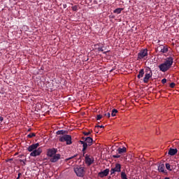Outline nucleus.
<instances>
[{"label": "nucleus", "instance_id": "32", "mask_svg": "<svg viewBox=\"0 0 179 179\" xmlns=\"http://www.w3.org/2000/svg\"><path fill=\"white\" fill-rule=\"evenodd\" d=\"M175 86H176V83H171L170 84V87H171L172 89L174 88Z\"/></svg>", "mask_w": 179, "mask_h": 179}, {"label": "nucleus", "instance_id": "43", "mask_svg": "<svg viewBox=\"0 0 179 179\" xmlns=\"http://www.w3.org/2000/svg\"><path fill=\"white\" fill-rule=\"evenodd\" d=\"M27 131L28 132H30V131H31V129H29Z\"/></svg>", "mask_w": 179, "mask_h": 179}, {"label": "nucleus", "instance_id": "16", "mask_svg": "<svg viewBox=\"0 0 179 179\" xmlns=\"http://www.w3.org/2000/svg\"><path fill=\"white\" fill-rule=\"evenodd\" d=\"M50 159V162H51V163H56V162H58V160H59V157H52V158H45L43 160H48Z\"/></svg>", "mask_w": 179, "mask_h": 179}, {"label": "nucleus", "instance_id": "31", "mask_svg": "<svg viewBox=\"0 0 179 179\" xmlns=\"http://www.w3.org/2000/svg\"><path fill=\"white\" fill-rule=\"evenodd\" d=\"M162 83L163 85H164V83H167V79L163 78V79L162 80Z\"/></svg>", "mask_w": 179, "mask_h": 179}, {"label": "nucleus", "instance_id": "11", "mask_svg": "<svg viewBox=\"0 0 179 179\" xmlns=\"http://www.w3.org/2000/svg\"><path fill=\"white\" fill-rule=\"evenodd\" d=\"M164 164H161L158 166V171L159 173H163L164 174H167V171L164 169Z\"/></svg>", "mask_w": 179, "mask_h": 179}, {"label": "nucleus", "instance_id": "47", "mask_svg": "<svg viewBox=\"0 0 179 179\" xmlns=\"http://www.w3.org/2000/svg\"><path fill=\"white\" fill-rule=\"evenodd\" d=\"M16 179H20V178H19V177L17 176V178Z\"/></svg>", "mask_w": 179, "mask_h": 179}, {"label": "nucleus", "instance_id": "27", "mask_svg": "<svg viewBox=\"0 0 179 179\" xmlns=\"http://www.w3.org/2000/svg\"><path fill=\"white\" fill-rule=\"evenodd\" d=\"M34 136H36V134L34 133H31L27 135V138H33Z\"/></svg>", "mask_w": 179, "mask_h": 179}, {"label": "nucleus", "instance_id": "21", "mask_svg": "<svg viewBox=\"0 0 179 179\" xmlns=\"http://www.w3.org/2000/svg\"><path fill=\"white\" fill-rule=\"evenodd\" d=\"M145 73H153L150 67H145Z\"/></svg>", "mask_w": 179, "mask_h": 179}, {"label": "nucleus", "instance_id": "12", "mask_svg": "<svg viewBox=\"0 0 179 179\" xmlns=\"http://www.w3.org/2000/svg\"><path fill=\"white\" fill-rule=\"evenodd\" d=\"M153 76V73H145V77L143 78L144 83H148L149 79Z\"/></svg>", "mask_w": 179, "mask_h": 179}, {"label": "nucleus", "instance_id": "4", "mask_svg": "<svg viewBox=\"0 0 179 179\" xmlns=\"http://www.w3.org/2000/svg\"><path fill=\"white\" fill-rule=\"evenodd\" d=\"M59 142H66V145L72 144V136L71 135L64 134L62 136H59Z\"/></svg>", "mask_w": 179, "mask_h": 179}, {"label": "nucleus", "instance_id": "14", "mask_svg": "<svg viewBox=\"0 0 179 179\" xmlns=\"http://www.w3.org/2000/svg\"><path fill=\"white\" fill-rule=\"evenodd\" d=\"M94 162L93 157H85V163L87 166H91L92 164Z\"/></svg>", "mask_w": 179, "mask_h": 179}, {"label": "nucleus", "instance_id": "26", "mask_svg": "<svg viewBox=\"0 0 179 179\" xmlns=\"http://www.w3.org/2000/svg\"><path fill=\"white\" fill-rule=\"evenodd\" d=\"M166 168L167 170H169V171H171V166L170 164H166Z\"/></svg>", "mask_w": 179, "mask_h": 179}, {"label": "nucleus", "instance_id": "3", "mask_svg": "<svg viewBox=\"0 0 179 179\" xmlns=\"http://www.w3.org/2000/svg\"><path fill=\"white\" fill-rule=\"evenodd\" d=\"M58 149L57 148H49L47 150V156L49 157H61V155L57 154Z\"/></svg>", "mask_w": 179, "mask_h": 179}, {"label": "nucleus", "instance_id": "9", "mask_svg": "<svg viewBox=\"0 0 179 179\" xmlns=\"http://www.w3.org/2000/svg\"><path fill=\"white\" fill-rule=\"evenodd\" d=\"M108 173H110V169H106L104 171L99 172L98 176L99 177H101V178H103V177H107V176H108Z\"/></svg>", "mask_w": 179, "mask_h": 179}, {"label": "nucleus", "instance_id": "42", "mask_svg": "<svg viewBox=\"0 0 179 179\" xmlns=\"http://www.w3.org/2000/svg\"><path fill=\"white\" fill-rule=\"evenodd\" d=\"M63 7H64V8H66V4H64V5H63Z\"/></svg>", "mask_w": 179, "mask_h": 179}, {"label": "nucleus", "instance_id": "35", "mask_svg": "<svg viewBox=\"0 0 179 179\" xmlns=\"http://www.w3.org/2000/svg\"><path fill=\"white\" fill-rule=\"evenodd\" d=\"M98 51H104V50H103V47H101V48H98Z\"/></svg>", "mask_w": 179, "mask_h": 179}, {"label": "nucleus", "instance_id": "19", "mask_svg": "<svg viewBox=\"0 0 179 179\" xmlns=\"http://www.w3.org/2000/svg\"><path fill=\"white\" fill-rule=\"evenodd\" d=\"M57 135H65L66 134H68V131L65 130H59L56 132Z\"/></svg>", "mask_w": 179, "mask_h": 179}, {"label": "nucleus", "instance_id": "20", "mask_svg": "<svg viewBox=\"0 0 179 179\" xmlns=\"http://www.w3.org/2000/svg\"><path fill=\"white\" fill-rule=\"evenodd\" d=\"M122 10H124V8H118L113 10V13H117V15H120V13H121Z\"/></svg>", "mask_w": 179, "mask_h": 179}, {"label": "nucleus", "instance_id": "30", "mask_svg": "<svg viewBox=\"0 0 179 179\" xmlns=\"http://www.w3.org/2000/svg\"><path fill=\"white\" fill-rule=\"evenodd\" d=\"M97 128H104V126H103V125L95 126L94 131H96V129H97Z\"/></svg>", "mask_w": 179, "mask_h": 179}, {"label": "nucleus", "instance_id": "25", "mask_svg": "<svg viewBox=\"0 0 179 179\" xmlns=\"http://www.w3.org/2000/svg\"><path fill=\"white\" fill-rule=\"evenodd\" d=\"M92 132H93V131H90L89 132H86V131H83V135H85V136H89V135H90V134H92Z\"/></svg>", "mask_w": 179, "mask_h": 179}, {"label": "nucleus", "instance_id": "40", "mask_svg": "<svg viewBox=\"0 0 179 179\" xmlns=\"http://www.w3.org/2000/svg\"><path fill=\"white\" fill-rule=\"evenodd\" d=\"M145 156H146V157H149V153H147V154L145 155Z\"/></svg>", "mask_w": 179, "mask_h": 179}, {"label": "nucleus", "instance_id": "29", "mask_svg": "<svg viewBox=\"0 0 179 179\" xmlns=\"http://www.w3.org/2000/svg\"><path fill=\"white\" fill-rule=\"evenodd\" d=\"M103 118V115H96V120L99 121V120H101Z\"/></svg>", "mask_w": 179, "mask_h": 179}, {"label": "nucleus", "instance_id": "38", "mask_svg": "<svg viewBox=\"0 0 179 179\" xmlns=\"http://www.w3.org/2000/svg\"><path fill=\"white\" fill-rule=\"evenodd\" d=\"M87 137H83L82 138V139H83V141H84L85 142H86V138H87Z\"/></svg>", "mask_w": 179, "mask_h": 179}, {"label": "nucleus", "instance_id": "2", "mask_svg": "<svg viewBox=\"0 0 179 179\" xmlns=\"http://www.w3.org/2000/svg\"><path fill=\"white\" fill-rule=\"evenodd\" d=\"M174 59L172 57H167L166 60L159 66V68L162 72H167L169 68H171Z\"/></svg>", "mask_w": 179, "mask_h": 179}, {"label": "nucleus", "instance_id": "5", "mask_svg": "<svg viewBox=\"0 0 179 179\" xmlns=\"http://www.w3.org/2000/svg\"><path fill=\"white\" fill-rule=\"evenodd\" d=\"M81 145H83V157H93V155L90 153H87L86 150L87 149V143L85 141H80Z\"/></svg>", "mask_w": 179, "mask_h": 179}, {"label": "nucleus", "instance_id": "10", "mask_svg": "<svg viewBox=\"0 0 179 179\" xmlns=\"http://www.w3.org/2000/svg\"><path fill=\"white\" fill-rule=\"evenodd\" d=\"M178 153V150L177 148H170L168 152L169 156H176Z\"/></svg>", "mask_w": 179, "mask_h": 179}, {"label": "nucleus", "instance_id": "1", "mask_svg": "<svg viewBox=\"0 0 179 179\" xmlns=\"http://www.w3.org/2000/svg\"><path fill=\"white\" fill-rule=\"evenodd\" d=\"M38 146H40V143H36L28 147L27 148L28 152H31L30 153V156L36 157V156H40V155H41V152H43V149L41 148H38ZM37 148H38L37 149Z\"/></svg>", "mask_w": 179, "mask_h": 179}, {"label": "nucleus", "instance_id": "28", "mask_svg": "<svg viewBox=\"0 0 179 179\" xmlns=\"http://www.w3.org/2000/svg\"><path fill=\"white\" fill-rule=\"evenodd\" d=\"M72 10H73L74 12L78 11V6H74L71 7Z\"/></svg>", "mask_w": 179, "mask_h": 179}, {"label": "nucleus", "instance_id": "37", "mask_svg": "<svg viewBox=\"0 0 179 179\" xmlns=\"http://www.w3.org/2000/svg\"><path fill=\"white\" fill-rule=\"evenodd\" d=\"M2 121H3V117H2V116L0 115V122H2Z\"/></svg>", "mask_w": 179, "mask_h": 179}, {"label": "nucleus", "instance_id": "36", "mask_svg": "<svg viewBox=\"0 0 179 179\" xmlns=\"http://www.w3.org/2000/svg\"><path fill=\"white\" fill-rule=\"evenodd\" d=\"M12 161H13V158L6 159V162H12Z\"/></svg>", "mask_w": 179, "mask_h": 179}, {"label": "nucleus", "instance_id": "22", "mask_svg": "<svg viewBox=\"0 0 179 179\" xmlns=\"http://www.w3.org/2000/svg\"><path fill=\"white\" fill-rule=\"evenodd\" d=\"M117 113H118V110L117 109H113L111 116L115 117L116 115L115 114H117Z\"/></svg>", "mask_w": 179, "mask_h": 179}, {"label": "nucleus", "instance_id": "17", "mask_svg": "<svg viewBox=\"0 0 179 179\" xmlns=\"http://www.w3.org/2000/svg\"><path fill=\"white\" fill-rule=\"evenodd\" d=\"M145 75V70L143 69H141L139 73L137 76L138 79H141V78H143Z\"/></svg>", "mask_w": 179, "mask_h": 179}, {"label": "nucleus", "instance_id": "49", "mask_svg": "<svg viewBox=\"0 0 179 179\" xmlns=\"http://www.w3.org/2000/svg\"><path fill=\"white\" fill-rule=\"evenodd\" d=\"M22 162H23L24 164H24V161H22Z\"/></svg>", "mask_w": 179, "mask_h": 179}, {"label": "nucleus", "instance_id": "7", "mask_svg": "<svg viewBox=\"0 0 179 179\" xmlns=\"http://www.w3.org/2000/svg\"><path fill=\"white\" fill-rule=\"evenodd\" d=\"M127 152V148L125 147H119L117 150V155H113V157H121V156H124L125 152Z\"/></svg>", "mask_w": 179, "mask_h": 179}, {"label": "nucleus", "instance_id": "39", "mask_svg": "<svg viewBox=\"0 0 179 179\" xmlns=\"http://www.w3.org/2000/svg\"><path fill=\"white\" fill-rule=\"evenodd\" d=\"M20 176H22V173H18V177L20 178Z\"/></svg>", "mask_w": 179, "mask_h": 179}, {"label": "nucleus", "instance_id": "41", "mask_svg": "<svg viewBox=\"0 0 179 179\" xmlns=\"http://www.w3.org/2000/svg\"><path fill=\"white\" fill-rule=\"evenodd\" d=\"M71 159H72V157H69V158L66 159V160H71Z\"/></svg>", "mask_w": 179, "mask_h": 179}, {"label": "nucleus", "instance_id": "23", "mask_svg": "<svg viewBox=\"0 0 179 179\" xmlns=\"http://www.w3.org/2000/svg\"><path fill=\"white\" fill-rule=\"evenodd\" d=\"M135 157V154H134L133 152H129L126 156V157Z\"/></svg>", "mask_w": 179, "mask_h": 179}, {"label": "nucleus", "instance_id": "44", "mask_svg": "<svg viewBox=\"0 0 179 179\" xmlns=\"http://www.w3.org/2000/svg\"><path fill=\"white\" fill-rule=\"evenodd\" d=\"M159 131H157V135H159Z\"/></svg>", "mask_w": 179, "mask_h": 179}, {"label": "nucleus", "instance_id": "46", "mask_svg": "<svg viewBox=\"0 0 179 179\" xmlns=\"http://www.w3.org/2000/svg\"><path fill=\"white\" fill-rule=\"evenodd\" d=\"M95 132L98 133V131H97V129H96V131H95Z\"/></svg>", "mask_w": 179, "mask_h": 179}, {"label": "nucleus", "instance_id": "15", "mask_svg": "<svg viewBox=\"0 0 179 179\" xmlns=\"http://www.w3.org/2000/svg\"><path fill=\"white\" fill-rule=\"evenodd\" d=\"M85 143H87V146H92L93 143V138L92 137H87L85 138Z\"/></svg>", "mask_w": 179, "mask_h": 179}, {"label": "nucleus", "instance_id": "8", "mask_svg": "<svg viewBox=\"0 0 179 179\" xmlns=\"http://www.w3.org/2000/svg\"><path fill=\"white\" fill-rule=\"evenodd\" d=\"M146 56H148V49H143L138 53V59H143Z\"/></svg>", "mask_w": 179, "mask_h": 179}, {"label": "nucleus", "instance_id": "33", "mask_svg": "<svg viewBox=\"0 0 179 179\" xmlns=\"http://www.w3.org/2000/svg\"><path fill=\"white\" fill-rule=\"evenodd\" d=\"M110 115H111V114H110V113H105V114H104V116H105V117H108V118H110Z\"/></svg>", "mask_w": 179, "mask_h": 179}, {"label": "nucleus", "instance_id": "13", "mask_svg": "<svg viewBox=\"0 0 179 179\" xmlns=\"http://www.w3.org/2000/svg\"><path fill=\"white\" fill-rule=\"evenodd\" d=\"M159 48H160V52H162V54H166V52H169V48H167V46L161 45L159 46Z\"/></svg>", "mask_w": 179, "mask_h": 179}, {"label": "nucleus", "instance_id": "6", "mask_svg": "<svg viewBox=\"0 0 179 179\" xmlns=\"http://www.w3.org/2000/svg\"><path fill=\"white\" fill-rule=\"evenodd\" d=\"M74 173L78 177H83L85 176V168L82 166H77L74 168Z\"/></svg>", "mask_w": 179, "mask_h": 179}, {"label": "nucleus", "instance_id": "18", "mask_svg": "<svg viewBox=\"0 0 179 179\" xmlns=\"http://www.w3.org/2000/svg\"><path fill=\"white\" fill-rule=\"evenodd\" d=\"M113 169H115V171L120 173L121 171V164H116L115 167Z\"/></svg>", "mask_w": 179, "mask_h": 179}, {"label": "nucleus", "instance_id": "48", "mask_svg": "<svg viewBox=\"0 0 179 179\" xmlns=\"http://www.w3.org/2000/svg\"><path fill=\"white\" fill-rule=\"evenodd\" d=\"M107 53V52H103V54H106Z\"/></svg>", "mask_w": 179, "mask_h": 179}, {"label": "nucleus", "instance_id": "45", "mask_svg": "<svg viewBox=\"0 0 179 179\" xmlns=\"http://www.w3.org/2000/svg\"><path fill=\"white\" fill-rule=\"evenodd\" d=\"M76 157V155L71 156V157Z\"/></svg>", "mask_w": 179, "mask_h": 179}, {"label": "nucleus", "instance_id": "24", "mask_svg": "<svg viewBox=\"0 0 179 179\" xmlns=\"http://www.w3.org/2000/svg\"><path fill=\"white\" fill-rule=\"evenodd\" d=\"M121 177H122V179H127V174L125 173V172H122Z\"/></svg>", "mask_w": 179, "mask_h": 179}, {"label": "nucleus", "instance_id": "34", "mask_svg": "<svg viewBox=\"0 0 179 179\" xmlns=\"http://www.w3.org/2000/svg\"><path fill=\"white\" fill-rule=\"evenodd\" d=\"M115 172H116V171H115L114 169H112L110 170V174H111V175L114 174V173H115Z\"/></svg>", "mask_w": 179, "mask_h": 179}, {"label": "nucleus", "instance_id": "50", "mask_svg": "<svg viewBox=\"0 0 179 179\" xmlns=\"http://www.w3.org/2000/svg\"><path fill=\"white\" fill-rule=\"evenodd\" d=\"M110 72H113V69H112V70H110Z\"/></svg>", "mask_w": 179, "mask_h": 179}]
</instances>
